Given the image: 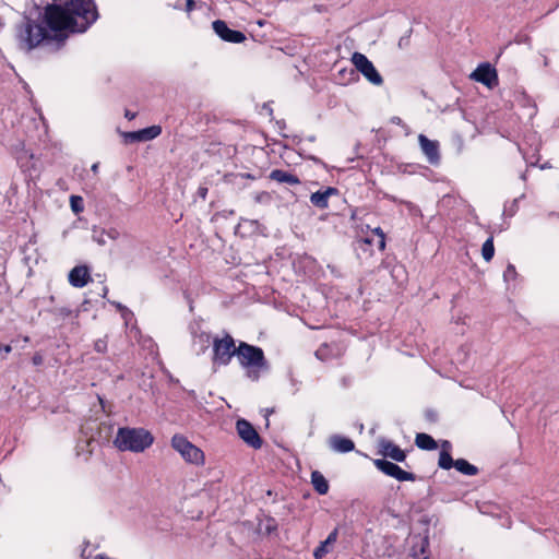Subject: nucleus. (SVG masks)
Returning a JSON list of instances; mask_svg holds the SVG:
<instances>
[{"label":"nucleus","mask_w":559,"mask_h":559,"mask_svg":"<svg viewBox=\"0 0 559 559\" xmlns=\"http://www.w3.org/2000/svg\"><path fill=\"white\" fill-rule=\"evenodd\" d=\"M212 362L214 366H228L237 354V346L234 337L225 333L222 337H214L212 342Z\"/></svg>","instance_id":"20e7f679"},{"label":"nucleus","mask_w":559,"mask_h":559,"mask_svg":"<svg viewBox=\"0 0 559 559\" xmlns=\"http://www.w3.org/2000/svg\"><path fill=\"white\" fill-rule=\"evenodd\" d=\"M311 483L319 495H325L329 491V483L320 472L311 473Z\"/></svg>","instance_id":"aec40b11"},{"label":"nucleus","mask_w":559,"mask_h":559,"mask_svg":"<svg viewBox=\"0 0 559 559\" xmlns=\"http://www.w3.org/2000/svg\"><path fill=\"white\" fill-rule=\"evenodd\" d=\"M52 313L59 318L66 319L72 316L73 311L67 307L55 308Z\"/></svg>","instance_id":"cd10ccee"},{"label":"nucleus","mask_w":559,"mask_h":559,"mask_svg":"<svg viewBox=\"0 0 559 559\" xmlns=\"http://www.w3.org/2000/svg\"><path fill=\"white\" fill-rule=\"evenodd\" d=\"M455 461L452 459L450 452L447 449H442L439 454L438 465L442 469H450L454 467Z\"/></svg>","instance_id":"b1692460"},{"label":"nucleus","mask_w":559,"mask_h":559,"mask_svg":"<svg viewBox=\"0 0 559 559\" xmlns=\"http://www.w3.org/2000/svg\"><path fill=\"white\" fill-rule=\"evenodd\" d=\"M69 283L76 288H82L91 281L90 270L86 265L74 266L68 276Z\"/></svg>","instance_id":"ddd939ff"},{"label":"nucleus","mask_w":559,"mask_h":559,"mask_svg":"<svg viewBox=\"0 0 559 559\" xmlns=\"http://www.w3.org/2000/svg\"><path fill=\"white\" fill-rule=\"evenodd\" d=\"M441 447H442V449H447L450 452L451 443L445 440V441L442 442Z\"/></svg>","instance_id":"c9c22d12"},{"label":"nucleus","mask_w":559,"mask_h":559,"mask_svg":"<svg viewBox=\"0 0 559 559\" xmlns=\"http://www.w3.org/2000/svg\"><path fill=\"white\" fill-rule=\"evenodd\" d=\"M371 233L378 237V240H377L378 249L380 251H384L385 246H386L384 231L380 227H376V228L371 229Z\"/></svg>","instance_id":"bb28decb"},{"label":"nucleus","mask_w":559,"mask_h":559,"mask_svg":"<svg viewBox=\"0 0 559 559\" xmlns=\"http://www.w3.org/2000/svg\"><path fill=\"white\" fill-rule=\"evenodd\" d=\"M454 467L460 473H462L464 475H468V476H474L478 473V468L475 465L468 463L464 459L456 460L454 463Z\"/></svg>","instance_id":"4be33fe9"},{"label":"nucleus","mask_w":559,"mask_h":559,"mask_svg":"<svg viewBox=\"0 0 559 559\" xmlns=\"http://www.w3.org/2000/svg\"><path fill=\"white\" fill-rule=\"evenodd\" d=\"M162 133V127L154 124L138 131L140 142L151 141Z\"/></svg>","instance_id":"412c9836"},{"label":"nucleus","mask_w":559,"mask_h":559,"mask_svg":"<svg viewBox=\"0 0 559 559\" xmlns=\"http://www.w3.org/2000/svg\"><path fill=\"white\" fill-rule=\"evenodd\" d=\"M201 336H202V337H204V341H205L206 343H209V342H210V338H211L210 334H202Z\"/></svg>","instance_id":"e433bc0d"},{"label":"nucleus","mask_w":559,"mask_h":559,"mask_svg":"<svg viewBox=\"0 0 559 559\" xmlns=\"http://www.w3.org/2000/svg\"><path fill=\"white\" fill-rule=\"evenodd\" d=\"M320 355H321V349H318V350L316 352V356H317L318 358H321V356H320Z\"/></svg>","instance_id":"58836bf2"},{"label":"nucleus","mask_w":559,"mask_h":559,"mask_svg":"<svg viewBox=\"0 0 559 559\" xmlns=\"http://www.w3.org/2000/svg\"><path fill=\"white\" fill-rule=\"evenodd\" d=\"M171 447L180 453L182 459L194 465H203L205 456L203 451L191 443L185 436L175 435L171 438Z\"/></svg>","instance_id":"39448f33"},{"label":"nucleus","mask_w":559,"mask_h":559,"mask_svg":"<svg viewBox=\"0 0 559 559\" xmlns=\"http://www.w3.org/2000/svg\"><path fill=\"white\" fill-rule=\"evenodd\" d=\"M330 447L340 453H347L355 449V443L352 439L334 435L330 438Z\"/></svg>","instance_id":"dca6fc26"},{"label":"nucleus","mask_w":559,"mask_h":559,"mask_svg":"<svg viewBox=\"0 0 559 559\" xmlns=\"http://www.w3.org/2000/svg\"><path fill=\"white\" fill-rule=\"evenodd\" d=\"M236 429L239 437L251 448L258 450L262 447V439L253 425L241 418L236 423Z\"/></svg>","instance_id":"6e6552de"},{"label":"nucleus","mask_w":559,"mask_h":559,"mask_svg":"<svg viewBox=\"0 0 559 559\" xmlns=\"http://www.w3.org/2000/svg\"><path fill=\"white\" fill-rule=\"evenodd\" d=\"M418 141L428 162L432 165H437L440 162L438 141L430 140L424 134H419Z\"/></svg>","instance_id":"f8f14e48"},{"label":"nucleus","mask_w":559,"mask_h":559,"mask_svg":"<svg viewBox=\"0 0 559 559\" xmlns=\"http://www.w3.org/2000/svg\"><path fill=\"white\" fill-rule=\"evenodd\" d=\"M212 26L215 34L224 41L240 44L246 40V35L242 32L229 28L223 20L214 21Z\"/></svg>","instance_id":"9d476101"},{"label":"nucleus","mask_w":559,"mask_h":559,"mask_svg":"<svg viewBox=\"0 0 559 559\" xmlns=\"http://www.w3.org/2000/svg\"><path fill=\"white\" fill-rule=\"evenodd\" d=\"M186 4H187V11H192L193 8H194V1L193 0H186Z\"/></svg>","instance_id":"72a5a7b5"},{"label":"nucleus","mask_w":559,"mask_h":559,"mask_svg":"<svg viewBox=\"0 0 559 559\" xmlns=\"http://www.w3.org/2000/svg\"><path fill=\"white\" fill-rule=\"evenodd\" d=\"M379 454L384 457H390L395 462H404L406 460L405 451L391 440L386 439H381L379 441Z\"/></svg>","instance_id":"9b49d317"},{"label":"nucleus","mask_w":559,"mask_h":559,"mask_svg":"<svg viewBox=\"0 0 559 559\" xmlns=\"http://www.w3.org/2000/svg\"><path fill=\"white\" fill-rule=\"evenodd\" d=\"M23 341H24V342H28V341H29V337H28V336H25V337H23Z\"/></svg>","instance_id":"a19ab883"},{"label":"nucleus","mask_w":559,"mask_h":559,"mask_svg":"<svg viewBox=\"0 0 559 559\" xmlns=\"http://www.w3.org/2000/svg\"><path fill=\"white\" fill-rule=\"evenodd\" d=\"M236 357L250 378L258 379L259 372L267 368V360L263 349L247 342H239Z\"/></svg>","instance_id":"7ed1b4c3"},{"label":"nucleus","mask_w":559,"mask_h":559,"mask_svg":"<svg viewBox=\"0 0 559 559\" xmlns=\"http://www.w3.org/2000/svg\"><path fill=\"white\" fill-rule=\"evenodd\" d=\"M471 79L484 84L488 88H493L498 85V73L490 63H480L471 74Z\"/></svg>","instance_id":"1a4fd4ad"},{"label":"nucleus","mask_w":559,"mask_h":559,"mask_svg":"<svg viewBox=\"0 0 559 559\" xmlns=\"http://www.w3.org/2000/svg\"><path fill=\"white\" fill-rule=\"evenodd\" d=\"M154 442L152 433L144 428L120 427L114 439L115 447L122 452H143Z\"/></svg>","instance_id":"f03ea898"},{"label":"nucleus","mask_w":559,"mask_h":559,"mask_svg":"<svg viewBox=\"0 0 559 559\" xmlns=\"http://www.w3.org/2000/svg\"><path fill=\"white\" fill-rule=\"evenodd\" d=\"M124 116L128 120H133L135 118V114L131 112L130 110H126Z\"/></svg>","instance_id":"f704fd0d"},{"label":"nucleus","mask_w":559,"mask_h":559,"mask_svg":"<svg viewBox=\"0 0 559 559\" xmlns=\"http://www.w3.org/2000/svg\"><path fill=\"white\" fill-rule=\"evenodd\" d=\"M338 190L334 187H328L324 190H318L310 195V202L313 206L324 210L329 207V199L332 195H337Z\"/></svg>","instance_id":"4468645a"},{"label":"nucleus","mask_w":559,"mask_h":559,"mask_svg":"<svg viewBox=\"0 0 559 559\" xmlns=\"http://www.w3.org/2000/svg\"><path fill=\"white\" fill-rule=\"evenodd\" d=\"M508 271L509 272H515V267L512 264H509L508 265Z\"/></svg>","instance_id":"4c0bfd02"},{"label":"nucleus","mask_w":559,"mask_h":559,"mask_svg":"<svg viewBox=\"0 0 559 559\" xmlns=\"http://www.w3.org/2000/svg\"><path fill=\"white\" fill-rule=\"evenodd\" d=\"M98 17V9L84 7L82 0L53 1L43 8L36 20L27 19L20 26L17 38L27 51L44 43L63 45L70 33L86 32Z\"/></svg>","instance_id":"f257e3e1"},{"label":"nucleus","mask_w":559,"mask_h":559,"mask_svg":"<svg viewBox=\"0 0 559 559\" xmlns=\"http://www.w3.org/2000/svg\"><path fill=\"white\" fill-rule=\"evenodd\" d=\"M374 466L383 474L395 478L399 481H415L416 475L411 472L402 469L397 464L386 461L384 459H377L373 461Z\"/></svg>","instance_id":"0eeeda50"},{"label":"nucleus","mask_w":559,"mask_h":559,"mask_svg":"<svg viewBox=\"0 0 559 559\" xmlns=\"http://www.w3.org/2000/svg\"><path fill=\"white\" fill-rule=\"evenodd\" d=\"M429 542L427 538L421 539L419 546L413 547V556L416 559H429L428 555Z\"/></svg>","instance_id":"5701e85b"},{"label":"nucleus","mask_w":559,"mask_h":559,"mask_svg":"<svg viewBox=\"0 0 559 559\" xmlns=\"http://www.w3.org/2000/svg\"><path fill=\"white\" fill-rule=\"evenodd\" d=\"M1 352H4L5 354L11 353V352H12V347H11V345H1V344H0V353H1Z\"/></svg>","instance_id":"473e14b6"},{"label":"nucleus","mask_w":559,"mask_h":559,"mask_svg":"<svg viewBox=\"0 0 559 559\" xmlns=\"http://www.w3.org/2000/svg\"><path fill=\"white\" fill-rule=\"evenodd\" d=\"M92 169H93L94 171H96V170H97V165H96V164H95V165H93Z\"/></svg>","instance_id":"ea45409f"},{"label":"nucleus","mask_w":559,"mask_h":559,"mask_svg":"<svg viewBox=\"0 0 559 559\" xmlns=\"http://www.w3.org/2000/svg\"><path fill=\"white\" fill-rule=\"evenodd\" d=\"M415 444L417 448L426 451H432L438 448L437 441L430 435L425 432L416 435Z\"/></svg>","instance_id":"6ab92c4d"},{"label":"nucleus","mask_w":559,"mask_h":559,"mask_svg":"<svg viewBox=\"0 0 559 559\" xmlns=\"http://www.w3.org/2000/svg\"><path fill=\"white\" fill-rule=\"evenodd\" d=\"M495 254V246H493V237H489L481 247V255L485 261L489 262L493 258Z\"/></svg>","instance_id":"393cba45"},{"label":"nucleus","mask_w":559,"mask_h":559,"mask_svg":"<svg viewBox=\"0 0 559 559\" xmlns=\"http://www.w3.org/2000/svg\"><path fill=\"white\" fill-rule=\"evenodd\" d=\"M107 340L98 338L94 343V349L99 354H105L107 352Z\"/></svg>","instance_id":"c85d7f7f"},{"label":"nucleus","mask_w":559,"mask_h":559,"mask_svg":"<svg viewBox=\"0 0 559 559\" xmlns=\"http://www.w3.org/2000/svg\"><path fill=\"white\" fill-rule=\"evenodd\" d=\"M32 362L34 366H40L44 362V357L40 353H35L32 357Z\"/></svg>","instance_id":"7c9ffc66"},{"label":"nucleus","mask_w":559,"mask_h":559,"mask_svg":"<svg viewBox=\"0 0 559 559\" xmlns=\"http://www.w3.org/2000/svg\"><path fill=\"white\" fill-rule=\"evenodd\" d=\"M338 536L337 528H334L325 540L321 542L320 545L314 549L313 557L314 559H323L330 551V547L333 546Z\"/></svg>","instance_id":"f3484780"},{"label":"nucleus","mask_w":559,"mask_h":559,"mask_svg":"<svg viewBox=\"0 0 559 559\" xmlns=\"http://www.w3.org/2000/svg\"><path fill=\"white\" fill-rule=\"evenodd\" d=\"M269 178L278 183H286L288 186L300 185V179L296 175L283 169H273L270 173Z\"/></svg>","instance_id":"2eb2a0df"},{"label":"nucleus","mask_w":559,"mask_h":559,"mask_svg":"<svg viewBox=\"0 0 559 559\" xmlns=\"http://www.w3.org/2000/svg\"><path fill=\"white\" fill-rule=\"evenodd\" d=\"M123 136L127 143L140 142L138 131L126 132Z\"/></svg>","instance_id":"c756f323"},{"label":"nucleus","mask_w":559,"mask_h":559,"mask_svg":"<svg viewBox=\"0 0 559 559\" xmlns=\"http://www.w3.org/2000/svg\"><path fill=\"white\" fill-rule=\"evenodd\" d=\"M352 62L355 68L372 84L381 85L383 79L373 63L360 52H354L352 56Z\"/></svg>","instance_id":"423d86ee"},{"label":"nucleus","mask_w":559,"mask_h":559,"mask_svg":"<svg viewBox=\"0 0 559 559\" xmlns=\"http://www.w3.org/2000/svg\"><path fill=\"white\" fill-rule=\"evenodd\" d=\"M207 191H209V190H207V188H206V187H199V189H198V195H199L200 198H202L203 200H205V199H206V195H207Z\"/></svg>","instance_id":"2f4dec72"},{"label":"nucleus","mask_w":559,"mask_h":559,"mask_svg":"<svg viewBox=\"0 0 559 559\" xmlns=\"http://www.w3.org/2000/svg\"><path fill=\"white\" fill-rule=\"evenodd\" d=\"M372 243L373 239L371 237L357 239L355 242V250L357 251L358 257L365 259L371 258L373 255Z\"/></svg>","instance_id":"a211bd4d"},{"label":"nucleus","mask_w":559,"mask_h":559,"mask_svg":"<svg viewBox=\"0 0 559 559\" xmlns=\"http://www.w3.org/2000/svg\"><path fill=\"white\" fill-rule=\"evenodd\" d=\"M70 206L74 214H80L84 211V201L80 195H71L70 197Z\"/></svg>","instance_id":"a878e982"}]
</instances>
